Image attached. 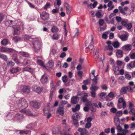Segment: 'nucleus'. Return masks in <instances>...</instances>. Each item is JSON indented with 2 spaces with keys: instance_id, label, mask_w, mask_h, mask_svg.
Here are the masks:
<instances>
[{
  "instance_id": "f257e3e1",
  "label": "nucleus",
  "mask_w": 135,
  "mask_h": 135,
  "mask_svg": "<svg viewBox=\"0 0 135 135\" xmlns=\"http://www.w3.org/2000/svg\"><path fill=\"white\" fill-rule=\"evenodd\" d=\"M15 106L16 108H20L22 107L25 109L28 107V104L26 100L24 98H20L17 101Z\"/></svg>"
},
{
  "instance_id": "f03ea898",
  "label": "nucleus",
  "mask_w": 135,
  "mask_h": 135,
  "mask_svg": "<svg viewBox=\"0 0 135 135\" xmlns=\"http://www.w3.org/2000/svg\"><path fill=\"white\" fill-rule=\"evenodd\" d=\"M126 102L123 97L119 98L118 100L117 107L120 109L122 107L123 109H125L126 107Z\"/></svg>"
},
{
  "instance_id": "7ed1b4c3",
  "label": "nucleus",
  "mask_w": 135,
  "mask_h": 135,
  "mask_svg": "<svg viewBox=\"0 0 135 135\" xmlns=\"http://www.w3.org/2000/svg\"><path fill=\"white\" fill-rule=\"evenodd\" d=\"M72 118L75 126L76 127H78L79 125L78 122L80 119L79 115L77 113H75L72 115Z\"/></svg>"
},
{
  "instance_id": "20e7f679",
  "label": "nucleus",
  "mask_w": 135,
  "mask_h": 135,
  "mask_svg": "<svg viewBox=\"0 0 135 135\" xmlns=\"http://www.w3.org/2000/svg\"><path fill=\"white\" fill-rule=\"evenodd\" d=\"M33 47H32V48L36 52H38L41 47V43L38 41L37 40L33 41Z\"/></svg>"
},
{
  "instance_id": "39448f33",
  "label": "nucleus",
  "mask_w": 135,
  "mask_h": 135,
  "mask_svg": "<svg viewBox=\"0 0 135 135\" xmlns=\"http://www.w3.org/2000/svg\"><path fill=\"white\" fill-rule=\"evenodd\" d=\"M49 14L45 11H43L41 12L40 14L41 18L44 21H46L49 20Z\"/></svg>"
},
{
  "instance_id": "423d86ee",
  "label": "nucleus",
  "mask_w": 135,
  "mask_h": 135,
  "mask_svg": "<svg viewBox=\"0 0 135 135\" xmlns=\"http://www.w3.org/2000/svg\"><path fill=\"white\" fill-rule=\"evenodd\" d=\"M0 50L1 52L7 53L17 52L12 48H8L6 47H1L0 49Z\"/></svg>"
},
{
  "instance_id": "0eeeda50",
  "label": "nucleus",
  "mask_w": 135,
  "mask_h": 135,
  "mask_svg": "<svg viewBox=\"0 0 135 135\" xmlns=\"http://www.w3.org/2000/svg\"><path fill=\"white\" fill-rule=\"evenodd\" d=\"M32 89L33 91H35L37 93L40 94L43 89L42 87H40L36 85H33L32 88Z\"/></svg>"
},
{
  "instance_id": "6e6552de",
  "label": "nucleus",
  "mask_w": 135,
  "mask_h": 135,
  "mask_svg": "<svg viewBox=\"0 0 135 135\" xmlns=\"http://www.w3.org/2000/svg\"><path fill=\"white\" fill-rule=\"evenodd\" d=\"M12 27L13 28L14 30L13 35H19L20 31V28L18 24V25H16L13 26Z\"/></svg>"
},
{
  "instance_id": "1a4fd4ad",
  "label": "nucleus",
  "mask_w": 135,
  "mask_h": 135,
  "mask_svg": "<svg viewBox=\"0 0 135 135\" xmlns=\"http://www.w3.org/2000/svg\"><path fill=\"white\" fill-rule=\"evenodd\" d=\"M64 106L61 104L59 106L57 109V112L60 115L62 116L63 115L64 113Z\"/></svg>"
},
{
  "instance_id": "9d476101",
  "label": "nucleus",
  "mask_w": 135,
  "mask_h": 135,
  "mask_svg": "<svg viewBox=\"0 0 135 135\" xmlns=\"http://www.w3.org/2000/svg\"><path fill=\"white\" fill-rule=\"evenodd\" d=\"M20 112L23 113H25L26 114L31 116L35 117L37 116V115H33L30 111L29 110H26L25 109H23L20 111Z\"/></svg>"
},
{
  "instance_id": "9b49d317",
  "label": "nucleus",
  "mask_w": 135,
  "mask_h": 135,
  "mask_svg": "<svg viewBox=\"0 0 135 135\" xmlns=\"http://www.w3.org/2000/svg\"><path fill=\"white\" fill-rule=\"evenodd\" d=\"M78 131L81 133L80 135H88V132L85 128H79Z\"/></svg>"
},
{
  "instance_id": "f8f14e48",
  "label": "nucleus",
  "mask_w": 135,
  "mask_h": 135,
  "mask_svg": "<svg viewBox=\"0 0 135 135\" xmlns=\"http://www.w3.org/2000/svg\"><path fill=\"white\" fill-rule=\"evenodd\" d=\"M129 86L122 87L120 90V94L121 95H122L126 93L127 90L129 89Z\"/></svg>"
},
{
  "instance_id": "ddd939ff",
  "label": "nucleus",
  "mask_w": 135,
  "mask_h": 135,
  "mask_svg": "<svg viewBox=\"0 0 135 135\" xmlns=\"http://www.w3.org/2000/svg\"><path fill=\"white\" fill-rule=\"evenodd\" d=\"M118 8L120 12L123 15H126L125 11H127L128 9V7L127 6H125L123 8L122 7L120 6Z\"/></svg>"
},
{
  "instance_id": "4468645a",
  "label": "nucleus",
  "mask_w": 135,
  "mask_h": 135,
  "mask_svg": "<svg viewBox=\"0 0 135 135\" xmlns=\"http://www.w3.org/2000/svg\"><path fill=\"white\" fill-rule=\"evenodd\" d=\"M41 81L43 84H46L49 81L48 78L44 75H43L41 79Z\"/></svg>"
},
{
  "instance_id": "2eb2a0df",
  "label": "nucleus",
  "mask_w": 135,
  "mask_h": 135,
  "mask_svg": "<svg viewBox=\"0 0 135 135\" xmlns=\"http://www.w3.org/2000/svg\"><path fill=\"white\" fill-rule=\"evenodd\" d=\"M33 64V62L31 60L27 59H25L22 62V64L25 65H30Z\"/></svg>"
},
{
  "instance_id": "dca6fc26",
  "label": "nucleus",
  "mask_w": 135,
  "mask_h": 135,
  "mask_svg": "<svg viewBox=\"0 0 135 135\" xmlns=\"http://www.w3.org/2000/svg\"><path fill=\"white\" fill-rule=\"evenodd\" d=\"M34 39L32 36H30L28 35H26L24 36V40L26 42H28V41H32Z\"/></svg>"
},
{
  "instance_id": "f3484780",
  "label": "nucleus",
  "mask_w": 135,
  "mask_h": 135,
  "mask_svg": "<svg viewBox=\"0 0 135 135\" xmlns=\"http://www.w3.org/2000/svg\"><path fill=\"white\" fill-rule=\"evenodd\" d=\"M122 49L123 50H127L129 51L132 48V46L130 44H128L126 45H124L122 47Z\"/></svg>"
},
{
  "instance_id": "a211bd4d",
  "label": "nucleus",
  "mask_w": 135,
  "mask_h": 135,
  "mask_svg": "<svg viewBox=\"0 0 135 135\" xmlns=\"http://www.w3.org/2000/svg\"><path fill=\"white\" fill-rule=\"evenodd\" d=\"M48 109L47 110L46 108H45L44 109V112L45 115H47V118L49 119L51 116V114L49 112Z\"/></svg>"
},
{
  "instance_id": "6ab92c4d",
  "label": "nucleus",
  "mask_w": 135,
  "mask_h": 135,
  "mask_svg": "<svg viewBox=\"0 0 135 135\" xmlns=\"http://www.w3.org/2000/svg\"><path fill=\"white\" fill-rule=\"evenodd\" d=\"M30 88L29 86H24L22 89L23 92L25 93H28L30 91Z\"/></svg>"
},
{
  "instance_id": "aec40b11",
  "label": "nucleus",
  "mask_w": 135,
  "mask_h": 135,
  "mask_svg": "<svg viewBox=\"0 0 135 135\" xmlns=\"http://www.w3.org/2000/svg\"><path fill=\"white\" fill-rule=\"evenodd\" d=\"M116 54L118 58H121L123 56V52L121 50H118L117 51Z\"/></svg>"
},
{
  "instance_id": "412c9836",
  "label": "nucleus",
  "mask_w": 135,
  "mask_h": 135,
  "mask_svg": "<svg viewBox=\"0 0 135 135\" xmlns=\"http://www.w3.org/2000/svg\"><path fill=\"white\" fill-rule=\"evenodd\" d=\"M21 68L18 67L13 68L10 70L11 72L12 73L18 72L21 71Z\"/></svg>"
},
{
  "instance_id": "4be33fe9",
  "label": "nucleus",
  "mask_w": 135,
  "mask_h": 135,
  "mask_svg": "<svg viewBox=\"0 0 135 135\" xmlns=\"http://www.w3.org/2000/svg\"><path fill=\"white\" fill-rule=\"evenodd\" d=\"M65 6L66 9L67 13L68 15H69L71 11V7L67 3H65Z\"/></svg>"
},
{
  "instance_id": "5701e85b",
  "label": "nucleus",
  "mask_w": 135,
  "mask_h": 135,
  "mask_svg": "<svg viewBox=\"0 0 135 135\" xmlns=\"http://www.w3.org/2000/svg\"><path fill=\"white\" fill-rule=\"evenodd\" d=\"M91 41L90 43V45H89L88 48L89 49H90L91 50L94 51V42L93 41V37L92 35L91 36Z\"/></svg>"
},
{
  "instance_id": "b1692460",
  "label": "nucleus",
  "mask_w": 135,
  "mask_h": 135,
  "mask_svg": "<svg viewBox=\"0 0 135 135\" xmlns=\"http://www.w3.org/2000/svg\"><path fill=\"white\" fill-rule=\"evenodd\" d=\"M78 97L77 96H74L71 99V102L73 104H75L77 103Z\"/></svg>"
},
{
  "instance_id": "393cba45",
  "label": "nucleus",
  "mask_w": 135,
  "mask_h": 135,
  "mask_svg": "<svg viewBox=\"0 0 135 135\" xmlns=\"http://www.w3.org/2000/svg\"><path fill=\"white\" fill-rule=\"evenodd\" d=\"M107 6L108 8L107 10L108 11H109L112 10L114 8V5H113V3L111 1L109 2L107 4Z\"/></svg>"
},
{
  "instance_id": "a878e982",
  "label": "nucleus",
  "mask_w": 135,
  "mask_h": 135,
  "mask_svg": "<svg viewBox=\"0 0 135 135\" xmlns=\"http://www.w3.org/2000/svg\"><path fill=\"white\" fill-rule=\"evenodd\" d=\"M23 118V115L22 114H17L15 115V119L19 120L22 119Z\"/></svg>"
},
{
  "instance_id": "bb28decb",
  "label": "nucleus",
  "mask_w": 135,
  "mask_h": 135,
  "mask_svg": "<svg viewBox=\"0 0 135 135\" xmlns=\"http://www.w3.org/2000/svg\"><path fill=\"white\" fill-rule=\"evenodd\" d=\"M20 133L21 135H27L28 134H30L31 133V131H24L23 130H20Z\"/></svg>"
},
{
  "instance_id": "cd10ccee",
  "label": "nucleus",
  "mask_w": 135,
  "mask_h": 135,
  "mask_svg": "<svg viewBox=\"0 0 135 135\" xmlns=\"http://www.w3.org/2000/svg\"><path fill=\"white\" fill-rule=\"evenodd\" d=\"M15 22L14 21L8 20L5 22V24L6 26H8L14 24Z\"/></svg>"
},
{
  "instance_id": "c85d7f7f",
  "label": "nucleus",
  "mask_w": 135,
  "mask_h": 135,
  "mask_svg": "<svg viewBox=\"0 0 135 135\" xmlns=\"http://www.w3.org/2000/svg\"><path fill=\"white\" fill-rule=\"evenodd\" d=\"M60 132V129L57 127L54 128L52 129V132L53 134H56Z\"/></svg>"
},
{
  "instance_id": "c756f323",
  "label": "nucleus",
  "mask_w": 135,
  "mask_h": 135,
  "mask_svg": "<svg viewBox=\"0 0 135 135\" xmlns=\"http://www.w3.org/2000/svg\"><path fill=\"white\" fill-rule=\"evenodd\" d=\"M19 53L21 55L25 57H28L30 55L27 52L20 51L19 52Z\"/></svg>"
},
{
  "instance_id": "7c9ffc66",
  "label": "nucleus",
  "mask_w": 135,
  "mask_h": 135,
  "mask_svg": "<svg viewBox=\"0 0 135 135\" xmlns=\"http://www.w3.org/2000/svg\"><path fill=\"white\" fill-rule=\"evenodd\" d=\"M12 40L15 43H17L21 40V38L18 36H16L12 38Z\"/></svg>"
},
{
  "instance_id": "2f4dec72",
  "label": "nucleus",
  "mask_w": 135,
  "mask_h": 135,
  "mask_svg": "<svg viewBox=\"0 0 135 135\" xmlns=\"http://www.w3.org/2000/svg\"><path fill=\"white\" fill-rule=\"evenodd\" d=\"M127 36L125 34L119 36L120 38L122 41H126L127 39Z\"/></svg>"
},
{
  "instance_id": "473e14b6",
  "label": "nucleus",
  "mask_w": 135,
  "mask_h": 135,
  "mask_svg": "<svg viewBox=\"0 0 135 135\" xmlns=\"http://www.w3.org/2000/svg\"><path fill=\"white\" fill-rule=\"evenodd\" d=\"M114 121L115 125L120 124V121L118 117H115L114 118Z\"/></svg>"
},
{
  "instance_id": "72a5a7b5",
  "label": "nucleus",
  "mask_w": 135,
  "mask_h": 135,
  "mask_svg": "<svg viewBox=\"0 0 135 135\" xmlns=\"http://www.w3.org/2000/svg\"><path fill=\"white\" fill-rule=\"evenodd\" d=\"M12 58L13 60L17 64H18L20 62L18 60L17 57V55L16 54H13L12 56Z\"/></svg>"
},
{
  "instance_id": "f704fd0d",
  "label": "nucleus",
  "mask_w": 135,
  "mask_h": 135,
  "mask_svg": "<svg viewBox=\"0 0 135 135\" xmlns=\"http://www.w3.org/2000/svg\"><path fill=\"white\" fill-rule=\"evenodd\" d=\"M80 109V105L79 104L76 105L75 108H72V110L73 112H76V111H79Z\"/></svg>"
},
{
  "instance_id": "c9c22d12",
  "label": "nucleus",
  "mask_w": 135,
  "mask_h": 135,
  "mask_svg": "<svg viewBox=\"0 0 135 135\" xmlns=\"http://www.w3.org/2000/svg\"><path fill=\"white\" fill-rule=\"evenodd\" d=\"M35 125L34 123H31L27 125L26 127V128L28 129L33 128H34Z\"/></svg>"
},
{
  "instance_id": "e433bc0d",
  "label": "nucleus",
  "mask_w": 135,
  "mask_h": 135,
  "mask_svg": "<svg viewBox=\"0 0 135 135\" xmlns=\"http://www.w3.org/2000/svg\"><path fill=\"white\" fill-rule=\"evenodd\" d=\"M31 104L32 107L35 108H38L39 107L38 103L36 102H32L31 103Z\"/></svg>"
},
{
  "instance_id": "4c0bfd02",
  "label": "nucleus",
  "mask_w": 135,
  "mask_h": 135,
  "mask_svg": "<svg viewBox=\"0 0 135 135\" xmlns=\"http://www.w3.org/2000/svg\"><path fill=\"white\" fill-rule=\"evenodd\" d=\"M119 68L117 66H114L113 69V70L114 71L115 74L116 75H119V73L118 71H119Z\"/></svg>"
},
{
  "instance_id": "58836bf2",
  "label": "nucleus",
  "mask_w": 135,
  "mask_h": 135,
  "mask_svg": "<svg viewBox=\"0 0 135 135\" xmlns=\"http://www.w3.org/2000/svg\"><path fill=\"white\" fill-rule=\"evenodd\" d=\"M128 103H129L128 108L129 109L134 108V103L132 101H129Z\"/></svg>"
},
{
  "instance_id": "ea45409f",
  "label": "nucleus",
  "mask_w": 135,
  "mask_h": 135,
  "mask_svg": "<svg viewBox=\"0 0 135 135\" xmlns=\"http://www.w3.org/2000/svg\"><path fill=\"white\" fill-rule=\"evenodd\" d=\"M37 62L38 65L40 66H43L44 68H45V66L44 65V64L42 61L40 60H38L37 61Z\"/></svg>"
},
{
  "instance_id": "a19ab883",
  "label": "nucleus",
  "mask_w": 135,
  "mask_h": 135,
  "mask_svg": "<svg viewBox=\"0 0 135 135\" xmlns=\"http://www.w3.org/2000/svg\"><path fill=\"white\" fill-rule=\"evenodd\" d=\"M8 42V40L6 39H4L1 42V44L4 45H7Z\"/></svg>"
},
{
  "instance_id": "79ce46f5",
  "label": "nucleus",
  "mask_w": 135,
  "mask_h": 135,
  "mask_svg": "<svg viewBox=\"0 0 135 135\" xmlns=\"http://www.w3.org/2000/svg\"><path fill=\"white\" fill-rule=\"evenodd\" d=\"M98 87L97 86H93V85L90 88V89L91 91H94L95 92L98 89Z\"/></svg>"
},
{
  "instance_id": "37998d69",
  "label": "nucleus",
  "mask_w": 135,
  "mask_h": 135,
  "mask_svg": "<svg viewBox=\"0 0 135 135\" xmlns=\"http://www.w3.org/2000/svg\"><path fill=\"white\" fill-rule=\"evenodd\" d=\"M59 38V35L57 33H55L54 34L52 37V39L54 40H57Z\"/></svg>"
},
{
  "instance_id": "c03bdc74",
  "label": "nucleus",
  "mask_w": 135,
  "mask_h": 135,
  "mask_svg": "<svg viewBox=\"0 0 135 135\" xmlns=\"http://www.w3.org/2000/svg\"><path fill=\"white\" fill-rule=\"evenodd\" d=\"M98 76V75H97L96 76H94V78L93 79L92 81L93 82V84L92 85H94L96 84H97V76Z\"/></svg>"
},
{
  "instance_id": "a18cd8bd",
  "label": "nucleus",
  "mask_w": 135,
  "mask_h": 135,
  "mask_svg": "<svg viewBox=\"0 0 135 135\" xmlns=\"http://www.w3.org/2000/svg\"><path fill=\"white\" fill-rule=\"evenodd\" d=\"M88 95L87 93H84V96L83 97L81 98V100L83 102H85L86 101H87V98L86 96L87 97Z\"/></svg>"
},
{
  "instance_id": "49530a36",
  "label": "nucleus",
  "mask_w": 135,
  "mask_h": 135,
  "mask_svg": "<svg viewBox=\"0 0 135 135\" xmlns=\"http://www.w3.org/2000/svg\"><path fill=\"white\" fill-rule=\"evenodd\" d=\"M115 94L114 92L112 91L108 94L107 96L110 98H113L114 97Z\"/></svg>"
},
{
  "instance_id": "de8ad7c7",
  "label": "nucleus",
  "mask_w": 135,
  "mask_h": 135,
  "mask_svg": "<svg viewBox=\"0 0 135 135\" xmlns=\"http://www.w3.org/2000/svg\"><path fill=\"white\" fill-rule=\"evenodd\" d=\"M59 29L57 27L55 26H53L51 29V31L52 32H56Z\"/></svg>"
},
{
  "instance_id": "09e8293b",
  "label": "nucleus",
  "mask_w": 135,
  "mask_h": 135,
  "mask_svg": "<svg viewBox=\"0 0 135 135\" xmlns=\"http://www.w3.org/2000/svg\"><path fill=\"white\" fill-rule=\"evenodd\" d=\"M7 63L8 66L12 67L14 65V63L12 61H7Z\"/></svg>"
},
{
  "instance_id": "8fccbe9b",
  "label": "nucleus",
  "mask_w": 135,
  "mask_h": 135,
  "mask_svg": "<svg viewBox=\"0 0 135 135\" xmlns=\"http://www.w3.org/2000/svg\"><path fill=\"white\" fill-rule=\"evenodd\" d=\"M23 70L24 71H28L31 73L32 72V70L31 68L28 67L24 68Z\"/></svg>"
},
{
  "instance_id": "3c124183",
  "label": "nucleus",
  "mask_w": 135,
  "mask_h": 135,
  "mask_svg": "<svg viewBox=\"0 0 135 135\" xmlns=\"http://www.w3.org/2000/svg\"><path fill=\"white\" fill-rule=\"evenodd\" d=\"M57 3L55 2L54 3V5L55 7H56L57 5L58 6H60L61 4V0H56Z\"/></svg>"
},
{
  "instance_id": "603ef678",
  "label": "nucleus",
  "mask_w": 135,
  "mask_h": 135,
  "mask_svg": "<svg viewBox=\"0 0 135 135\" xmlns=\"http://www.w3.org/2000/svg\"><path fill=\"white\" fill-rule=\"evenodd\" d=\"M0 58L6 61L8 59L6 55L2 54H0Z\"/></svg>"
},
{
  "instance_id": "864d4df0",
  "label": "nucleus",
  "mask_w": 135,
  "mask_h": 135,
  "mask_svg": "<svg viewBox=\"0 0 135 135\" xmlns=\"http://www.w3.org/2000/svg\"><path fill=\"white\" fill-rule=\"evenodd\" d=\"M51 5L49 2H47L44 7V8L45 10H47V8L51 7Z\"/></svg>"
},
{
  "instance_id": "5fc2aeb1",
  "label": "nucleus",
  "mask_w": 135,
  "mask_h": 135,
  "mask_svg": "<svg viewBox=\"0 0 135 135\" xmlns=\"http://www.w3.org/2000/svg\"><path fill=\"white\" fill-rule=\"evenodd\" d=\"M128 22V20L127 19L123 20L121 22V23L122 25L125 26Z\"/></svg>"
},
{
  "instance_id": "6e6d98bb",
  "label": "nucleus",
  "mask_w": 135,
  "mask_h": 135,
  "mask_svg": "<svg viewBox=\"0 0 135 135\" xmlns=\"http://www.w3.org/2000/svg\"><path fill=\"white\" fill-rule=\"evenodd\" d=\"M113 45L114 47L117 48L119 47V44L118 42H114L113 43Z\"/></svg>"
},
{
  "instance_id": "4d7b16f0",
  "label": "nucleus",
  "mask_w": 135,
  "mask_h": 135,
  "mask_svg": "<svg viewBox=\"0 0 135 135\" xmlns=\"http://www.w3.org/2000/svg\"><path fill=\"white\" fill-rule=\"evenodd\" d=\"M48 65V67L50 68H52L54 66V63L52 61L49 62Z\"/></svg>"
},
{
  "instance_id": "13d9d810",
  "label": "nucleus",
  "mask_w": 135,
  "mask_h": 135,
  "mask_svg": "<svg viewBox=\"0 0 135 135\" xmlns=\"http://www.w3.org/2000/svg\"><path fill=\"white\" fill-rule=\"evenodd\" d=\"M62 79L64 83H66L67 82L68 80L67 77L66 75H64L62 77Z\"/></svg>"
},
{
  "instance_id": "bf43d9fd",
  "label": "nucleus",
  "mask_w": 135,
  "mask_h": 135,
  "mask_svg": "<svg viewBox=\"0 0 135 135\" xmlns=\"http://www.w3.org/2000/svg\"><path fill=\"white\" fill-rule=\"evenodd\" d=\"M97 4V2H95L93 4L90 3V7L91 8H95Z\"/></svg>"
},
{
  "instance_id": "052dcab7",
  "label": "nucleus",
  "mask_w": 135,
  "mask_h": 135,
  "mask_svg": "<svg viewBox=\"0 0 135 135\" xmlns=\"http://www.w3.org/2000/svg\"><path fill=\"white\" fill-rule=\"evenodd\" d=\"M130 110L129 112H131L133 115H134L135 117V109L134 108L129 109Z\"/></svg>"
},
{
  "instance_id": "680f3d73",
  "label": "nucleus",
  "mask_w": 135,
  "mask_h": 135,
  "mask_svg": "<svg viewBox=\"0 0 135 135\" xmlns=\"http://www.w3.org/2000/svg\"><path fill=\"white\" fill-rule=\"evenodd\" d=\"M116 117H118L121 116L122 114V112L121 111H119L117 112L116 114Z\"/></svg>"
},
{
  "instance_id": "e2e57ef3",
  "label": "nucleus",
  "mask_w": 135,
  "mask_h": 135,
  "mask_svg": "<svg viewBox=\"0 0 135 135\" xmlns=\"http://www.w3.org/2000/svg\"><path fill=\"white\" fill-rule=\"evenodd\" d=\"M93 105V104L91 102L88 101H86L85 104V105L87 107L92 106Z\"/></svg>"
},
{
  "instance_id": "0e129e2a",
  "label": "nucleus",
  "mask_w": 135,
  "mask_h": 135,
  "mask_svg": "<svg viewBox=\"0 0 135 135\" xmlns=\"http://www.w3.org/2000/svg\"><path fill=\"white\" fill-rule=\"evenodd\" d=\"M61 66V62L60 61H58L57 62L56 67L60 69Z\"/></svg>"
},
{
  "instance_id": "69168bd1",
  "label": "nucleus",
  "mask_w": 135,
  "mask_h": 135,
  "mask_svg": "<svg viewBox=\"0 0 135 135\" xmlns=\"http://www.w3.org/2000/svg\"><path fill=\"white\" fill-rule=\"evenodd\" d=\"M117 127V129L118 130V132H121L122 131V128L120 126V124L117 125H115Z\"/></svg>"
},
{
  "instance_id": "338daca9",
  "label": "nucleus",
  "mask_w": 135,
  "mask_h": 135,
  "mask_svg": "<svg viewBox=\"0 0 135 135\" xmlns=\"http://www.w3.org/2000/svg\"><path fill=\"white\" fill-rule=\"evenodd\" d=\"M106 94V93L105 92H102L100 94L99 97L102 99H103L104 97Z\"/></svg>"
},
{
  "instance_id": "774afa93",
  "label": "nucleus",
  "mask_w": 135,
  "mask_h": 135,
  "mask_svg": "<svg viewBox=\"0 0 135 135\" xmlns=\"http://www.w3.org/2000/svg\"><path fill=\"white\" fill-rule=\"evenodd\" d=\"M129 56L130 58L132 59H135V53L130 54Z\"/></svg>"
}]
</instances>
